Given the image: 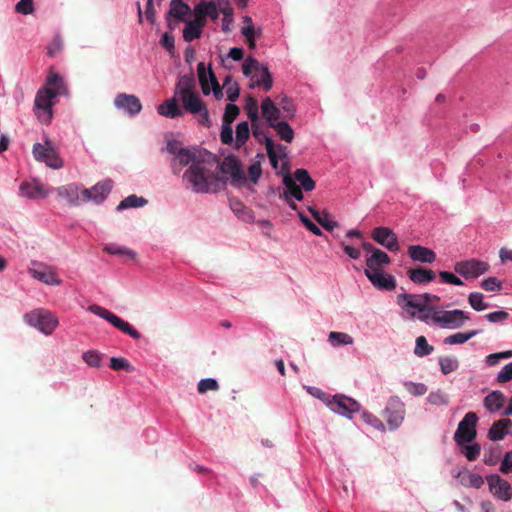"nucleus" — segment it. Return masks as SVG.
Segmentation results:
<instances>
[{
    "label": "nucleus",
    "instance_id": "nucleus-1",
    "mask_svg": "<svg viewBox=\"0 0 512 512\" xmlns=\"http://www.w3.org/2000/svg\"><path fill=\"white\" fill-rule=\"evenodd\" d=\"M217 160L211 153H204L201 160L193 162L184 172L183 181L187 182L195 193H217L224 189L225 179L219 175L215 166Z\"/></svg>",
    "mask_w": 512,
    "mask_h": 512
},
{
    "label": "nucleus",
    "instance_id": "nucleus-2",
    "mask_svg": "<svg viewBox=\"0 0 512 512\" xmlns=\"http://www.w3.org/2000/svg\"><path fill=\"white\" fill-rule=\"evenodd\" d=\"M419 299L413 294L402 293L397 296V304L404 310L415 309L416 311L410 312L412 317H417L420 321L425 323L432 322L435 324V317L440 309L439 306H429L425 303L417 302Z\"/></svg>",
    "mask_w": 512,
    "mask_h": 512
},
{
    "label": "nucleus",
    "instance_id": "nucleus-3",
    "mask_svg": "<svg viewBox=\"0 0 512 512\" xmlns=\"http://www.w3.org/2000/svg\"><path fill=\"white\" fill-rule=\"evenodd\" d=\"M25 322L37 328L45 335H50L58 326L57 318L48 310L35 309L24 315Z\"/></svg>",
    "mask_w": 512,
    "mask_h": 512
},
{
    "label": "nucleus",
    "instance_id": "nucleus-4",
    "mask_svg": "<svg viewBox=\"0 0 512 512\" xmlns=\"http://www.w3.org/2000/svg\"><path fill=\"white\" fill-rule=\"evenodd\" d=\"M55 91L47 88H40L34 101V113L41 123L49 124L53 111Z\"/></svg>",
    "mask_w": 512,
    "mask_h": 512
},
{
    "label": "nucleus",
    "instance_id": "nucleus-5",
    "mask_svg": "<svg viewBox=\"0 0 512 512\" xmlns=\"http://www.w3.org/2000/svg\"><path fill=\"white\" fill-rule=\"evenodd\" d=\"M32 153L35 160L44 162L50 168L60 169L63 166V160L48 137H44L43 144L35 143Z\"/></svg>",
    "mask_w": 512,
    "mask_h": 512
},
{
    "label": "nucleus",
    "instance_id": "nucleus-6",
    "mask_svg": "<svg viewBox=\"0 0 512 512\" xmlns=\"http://www.w3.org/2000/svg\"><path fill=\"white\" fill-rule=\"evenodd\" d=\"M88 310L93 314L105 319L111 323L114 327L119 329L121 332L129 335L133 339H140L141 334L135 328H133L127 321H124L117 315L113 314L109 310L99 305L93 304L89 306Z\"/></svg>",
    "mask_w": 512,
    "mask_h": 512
},
{
    "label": "nucleus",
    "instance_id": "nucleus-7",
    "mask_svg": "<svg viewBox=\"0 0 512 512\" xmlns=\"http://www.w3.org/2000/svg\"><path fill=\"white\" fill-rule=\"evenodd\" d=\"M478 416L474 412H468L459 422L458 428L454 434V440L459 446L471 443L477 435L476 424Z\"/></svg>",
    "mask_w": 512,
    "mask_h": 512
},
{
    "label": "nucleus",
    "instance_id": "nucleus-8",
    "mask_svg": "<svg viewBox=\"0 0 512 512\" xmlns=\"http://www.w3.org/2000/svg\"><path fill=\"white\" fill-rule=\"evenodd\" d=\"M184 109L191 114H198L199 123L210 126L208 109L197 91L180 97Z\"/></svg>",
    "mask_w": 512,
    "mask_h": 512
},
{
    "label": "nucleus",
    "instance_id": "nucleus-9",
    "mask_svg": "<svg viewBox=\"0 0 512 512\" xmlns=\"http://www.w3.org/2000/svg\"><path fill=\"white\" fill-rule=\"evenodd\" d=\"M469 316L462 310H443L441 307L435 317V325L441 328L457 329L463 326Z\"/></svg>",
    "mask_w": 512,
    "mask_h": 512
},
{
    "label": "nucleus",
    "instance_id": "nucleus-10",
    "mask_svg": "<svg viewBox=\"0 0 512 512\" xmlns=\"http://www.w3.org/2000/svg\"><path fill=\"white\" fill-rule=\"evenodd\" d=\"M328 407L335 413H338L347 418H351L352 415L360 410V404L343 394L333 395L328 402Z\"/></svg>",
    "mask_w": 512,
    "mask_h": 512
},
{
    "label": "nucleus",
    "instance_id": "nucleus-11",
    "mask_svg": "<svg viewBox=\"0 0 512 512\" xmlns=\"http://www.w3.org/2000/svg\"><path fill=\"white\" fill-rule=\"evenodd\" d=\"M405 405L398 397H391L384 410V417L391 430L397 429L404 420Z\"/></svg>",
    "mask_w": 512,
    "mask_h": 512
},
{
    "label": "nucleus",
    "instance_id": "nucleus-12",
    "mask_svg": "<svg viewBox=\"0 0 512 512\" xmlns=\"http://www.w3.org/2000/svg\"><path fill=\"white\" fill-rule=\"evenodd\" d=\"M454 270L465 278H477L489 270V264L472 258L457 262L454 266Z\"/></svg>",
    "mask_w": 512,
    "mask_h": 512
},
{
    "label": "nucleus",
    "instance_id": "nucleus-13",
    "mask_svg": "<svg viewBox=\"0 0 512 512\" xmlns=\"http://www.w3.org/2000/svg\"><path fill=\"white\" fill-rule=\"evenodd\" d=\"M371 236L373 240L391 252H396L400 248L397 235L388 227L379 226L374 228Z\"/></svg>",
    "mask_w": 512,
    "mask_h": 512
},
{
    "label": "nucleus",
    "instance_id": "nucleus-14",
    "mask_svg": "<svg viewBox=\"0 0 512 512\" xmlns=\"http://www.w3.org/2000/svg\"><path fill=\"white\" fill-rule=\"evenodd\" d=\"M491 493L502 501H509L512 498V488L508 481L497 474L486 477Z\"/></svg>",
    "mask_w": 512,
    "mask_h": 512
},
{
    "label": "nucleus",
    "instance_id": "nucleus-15",
    "mask_svg": "<svg viewBox=\"0 0 512 512\" xmlns=\"http://www.w3.org/2000/svg\"><path fill=\"white\" fill-rule=\"evenodd\" d=\"M215 168L222 173L230 174L232 184H237L245 179L241 163L234 156L225 157L220 165L216 164Z\"/></svg>",
    "mask_w": 512,
    "mask_h": 512
},
{
    "label": "nucleus",
    "instance_id": "nucleus-16",
    "mask_svg": "<svg viewBox=\"0 0 512 512\" xmlns=\"http://www.w3.org/2000/svg\"><path fill=\"white\" fill-rule=\"evenodd\" d=\"M365 276L369 279L372 285L384 291H392L396 288V280L393 275L386 274L383 269L376 271H364Z\"/></svg>",
    "mask_w": 512,
    "mask_h": 512
},
{
    "label": "nucleus",
    "instance_id": "nucleus-17",
    "mask_svg": "<svg viewBox=\"0 0 512 512\" xmlns=\"http://www.w3.org/2000/svg\"><path fill=\"white\" fill-rule=\"evenodd\" d=\"M203 154L196 153L190 149L184 148L171 161V169L174 174H179L185 166H190L193 162L201 160Z\"/></svg>",
    "mask_w": 512,
    "mask_h": 512
},
{
    "label": "nucleus",
    "instance_id": "nucleus-18",
    "mask_svg": "<svg viewBox=\"0 0 512 512\" xmlns=\"http://www.w3.org/2000/svg\"><path fill=\"white\" fill-rule=\"evenodd\" d=\"M50 191L38 180L23 182L20 185V195L29 199H42L48 196Z\"/></svg>",
    "mask_w": 512,
    "mask_h": 512
},
{
    "label": "nucleus",
    "instance_id": "nucleus-19",
    "mask_svg": "<svg viewBox=\"0 0 512 512\" xmlns=\"http://www.w3.org/2000/svg\"><path fill=\"white\" fill-rule=\"evenodd\" d=\"M114 104L117 108L127 111L130 115L138 114L142 105L140 100L135 95L120 93L114 99Z\"/></svg>",
    "mask_w": 512,
    "mask_h": 512
},
{
    "label": "nucleus",
    "instance_id": "nucleus-20",
    "mask_svg": "<svg viewBox=\"0 0 512 512\" xmlns=\"http://www.w3.org/2000/svg\"><path fill=\"white\" fill-rule=\"evenodd\" d=\"M261 113L269 127L283 119L281 109L273 102L270 97H265L262 100Z\"/></svg>",
    "mask_w": 512,
    "mask_h": 512
},
{
    "label": "nucleus",
    "instance_id": "nucleus-21",
    "mask_svg": "<svg viewBox=\"0 0 512 512\" xmlns=\"http://www.w3.org/2000/svg\"><path fill=\"white\" fill-rule=\"evenodd\" d=\"M28 273L38 281L45 283L47 285H59L61 280L59 279L57 273L54 271L52 267L41 266V268L34 269L30 268Z\"/></svg>",
    "mask_w": 512,
    "mask_h": 512
},
{
    "label": "nucleus",
    "instance_id": "nucleus-22",
    "mask_svg": "<svg viewBox=\"0 0 512 512\" xmlns=\"http://www.w3.org/2000/svg\"><path fill=\"white\" fill-rule=\"evenodd\" d=\"M59 198L64 199L70 206L80 204V186L75 183L60 186L56 188Z\"/></svg>",
    "mask_w": 512,
    "mask_h": 512
},
{
    "label": "nucleus",
    "instance_id": "nucleus-23",
    "mask_svg": "<svg viewBox=\"0 0 512 512\" xmlns=\"http://www.w3.org/2000/svg\"><path fill=\"white\" fill-rule=\"evenodd\" d=\"M283 184L285 185V190L280 194V198H290L298 201L303 200V189L295 182L288 172L283 177Z\"/></svg>",
    "mask_w": 512,
    "mask_h": 512
},
{
    "label": "nucleus",
    "instance_id": "nucleus-24",
    "mask_svg": "<svg viewBox=\"0 0 512 512\" xmlns=\"http://www.w3.org/2000/svg\"><path fill=\"white\" fill-rule=\"evenodd\" d=\"M408 255L412 260L421 263H433L436 260L435 252L421 245L409 246Z\"/></svg>",
    "mask_w": 512,
    "mask_h": 512
},
{
    "label": "nucleus",
    "instance_id": "nucleus-25",
    "mask_svg": "<svg viewBox=\"0 0 512 512\" xmlns=\"http://www.w3.org/2000/svg\"><path fill=\"white\" fill-rule=\"evenodd\" d=\"M391 259L387 253L377 249L366 259V269L364 271H376L382 269V266L390 264Z\"/></svg>",
    "mask_w": 512,
    "mask_h": 512
},
{
    "label": "nucleus",
    "instance_id": "nucleus-26",
    "mask_svg": "<svg viewBox=\"0 0 512 512\" xmlns=\"http://www.w3.org/2000/svg\"><path fill=\"white\" fill-rule=\"evenodd\" d=\"M410 280L416 284H426L433 281L436 274L433 270L424 267H417L408 271Z\"/></svg>",
    "mask_w": 512,
    "mask_h": 512
},
{
    "label": "nucleus",
    "instance_id": "nucleus-27",
    "mask_svg": "<svg viewBox=\"0 0 512 512\" xmlns=\"http://www.w3.org/2000/svg\"><path fill=\"white\" fill-rule=\"evenodd\" d=\"M512 426V421L508 418H504L495 421L488 431V437L492 441L502 440L507 434V428Z\"/></svg>",
    "mask_w": 512,
    "mask_h": 512
},
{
    "label": "nucleus",
    "instance_id": "nucleus-28",
    "mask_svg": "<svg viewBox=\"0 0 512 512\" xmlns=\"http://www.w3.org/2000/svg\"><path fill=\"white\" fill-rule=\"evenodd\" d=\"M258 72L259 77L258 74H254L252 76V84L250 87L253 88L255 86H262L265 91H269L273 86L271 73L266 66H261Z\"/></svg>",
    "mask_w": 512,
    "mask_h": 512
},
{
    "label": "nucleus",
    "instance_id": "nucleus-29",
    "mask_svg": "<svg viewBox=\"0 0 512 512\" xmlns=\"http://www.w3.org/2000/svg\"><path fill=\"white\" fill-rule=\"evenodd\" d=\"M309 212L313 218L327 231H333L338 227V223L332 220L330 214L326 211L320 212L315 207H308Z\"/></svg>",
    "mask_w": 512,
    "mask_h": 512
},
{
    "label": "nucleus",
    "instance_id": "nucleus-30",
    "mask_svg": "<svg viewBox=\"0 0 512 512\" xmlns=\"http://www.w3.org/2000/svg\"><path fill=\"white\" fill-rule=\"evenodd\" d=\"M505 401V396L501 391H492L484 398V407L489 412H496L500 410Z\"/></svg>",
    "mask_w": 512,
    "mask_h": 512
},
{
    "label": "nucleus",
    "instance_id": "nucleus-31",
    "mask_svg": "<svg viewBox=\"0 0 512 512\" xmlns=\"http://www.w3.org/2000/svg\"><path fill=\"white\" fill-rule=\"evenodd\" d=\"M196 91V81L193 74L183 75L180 77L177 87L176 94L180 97Z\"/></svg>",
    "mask_w": 512,
    "mask_h": 512
},
{
    "label": "nucleus",
    "instance_id": "nucleus-32",
    "mask_svg": "<svg viewBox=\"0 0 512 512\" xmlns=\"http://www.w3.org/2000/svg\"><path fill=\"white\" fill-rule=\"evenodd\" d=\"M113 187V181L111 179H106L104 181L98 182L91 189L94 196V202L100 203L102 202L108 194L111 192Z\"/></svg>",
    "mask_w": 512,
    "mask_h": 512
},
{
    "label": "nucleus",
    "instance_id": "nucleus-33",
    "mask_svg": "<svg viewBox=\"0 0 512 512\" xmlns=\"http://www.w3.org/2000/svg\"><path fill=\"white\" fill-rule=\"evenodd\" d=\"M157 111L160 115L169 118H176L182 115V111L180 110L175 98L168 99L159 105L157 107Z\"/></svg>",
    "mask_w": 512,
    "mask_h": 512
},
{
    "label": "nucleus",
    "instance_id": "nucleus-34",
    "mask_svg": "<svg viewBox=\"0 0 512 512\" xmlns=\"http://www.w3.org/2000/svg\"><path fill=\"white\" fill-rule=\"evenodd\" d=\"M287 120L288 119H282L270 127L276 131L281 140L287 143H291L294 139V131L292 127L287 123Z\"/></svg>",
    "mask_w": 512,
    "mask_h": 512
},
{
    "label": "nucleus",
    "instance_id": "nucleus-35",
    "mask_svg": "<svg viewBox=\"0 0 512 512\" xmlns=\"http://www.w3.org/2000/svg\"><path fill=\"white\" fill-rule=\"evenodd\" d=\"M292 178L295 180V182H299V186L304 191H312L315 189V181L310 177L306 169H297L294 172V177Z\"/></svg>",
    "mask_w": 512,
    "mask_h": 512
},
{
    "label": "nucleus",
    "instance_id": "nucleus-36",
    "mask_svg": "<svg viewBox=\"0 0 512 512\" xmlns=\"http://www.w3.org/2000/svg\"><path fill=\"white\" fill-rule=\"evenodd\" d=\"M197 73L203 94L209 95L211 92L209 73H214L213 70L211 67L206 69L204 62H199L197 65Z\"/></svg>",
    "mask_w": 512,
    "mask_h": 512
},
{
    "label": "nucleus",
    "instance_id": "nucleus-37",
    "mask_svg": "<svg viewBox=\"0 0 512 512\" xmlns=\"http://www.w3.org/2000/svg\"><path fill=\"white\" fill-rule=\"evenodd\" d=\"M190 12V7L182 0H172L170 3L169 15L177 20L184 21L185 16Z\"/></svg>",
    "mask_w": 512,
    "mask_h": 512
},
{
    "label": "nucleus",
    "instance_id": "nucleus-38",
    "mask_svg": "<svg viewBox=\"0 0 512 512\" xmlns=\"http://www.w3.org/2000/svg\"><path fill=\"white\" fill-rule=\"evenodd\" d=\"M479 333V330H471L465 333L458 332L446 337L444 343L446 345L463 344Z\"/></svg>",
    "mask_w": 512,
    "mask_h": 512
},
{
    "label": "nucleus",
    "instance_id": "nucleus-39",
    "mask_svg": "<svg viewBox=\"0 0 512 512\" xmlns=\"http://www.w3.org/2000/svg\"><path fill=\"white\" fill-rule=\"evenodd\" d=\"M459 477H461V483L465 486H470L479 489L484 484V480L480 475L471 473L469 471L459 473Z\"/></svg>",
    "mask_w": 512,
    "mask_h": 512
},
{
    "label": "nucleus",
    "instance_id": "nucleus-40",
    "mask_svg": "<svg viewBox=\"0 0 512 512\" xmlns=\"http://www.w3.org/2000/svg\"><path fill=\"white\" fill-rule=\"evenodd\" d=\"M148 203L147 199L143 197H138L137 195H130L123 199L117 206L118 210H123L127 208H138L143 207Z\"/></svg>",
    "mask_w": 512,
    "mask_h": 512
},
{
    "label": "nucleus",
    "instance_id": "nucleus-41",
    "mask_svg": "<svg viewBox=\"0 0 512 512\" xmlns=\"http://www.w3.org/2000/svg\"><path fill=\"white\" fill-rule=\"evenodd\" d=\"M328 341L334 347L340 345H351L354 342L353 338L349 334L335 331L330 332Z\"/></svg>",
    "mask_w": 512,
    "mask_h": 512
},
{
    "label": "nucleus",
    "instance_id": "nucleus-42",
    "mask_svg": "<svg viewBox=\"0 0 512 512\" xmlns=\"http://www.w3.org/2000/svg\"><path fill=\"white\" fill-rule=\"evenodd\" d=\"M223 88L226 90L228 100L234 102L238 99L240 89L238 83L232 80V76H226L223 82Z\"/></svg>",
    "mask_w": 512,
    "mask_h": 512
},
{
    "label": "nucleus",
    "instance_id": "nucleus-43",
    "mask_svg": "<svg viewBox=\"0 0 512 512\" xmlns=\"http://www.w3.org/2000/svg\"><path fill=\"white\" fill-rule=\"evenodd\" d=\"M203 29L199 25L193 24L191 21H187L183 29V38L186 42H192L198 39L202 35Z\"/></svg>",
    "mask_w": 512,
    "mask_h": 512
},
{
    "label": "nucleus",
    "instance_id": "nucleus-44",
    "mask_svg": "<svg viewBox=\"0 0 512 512\" xmlns=\"http://www.w3.org/2000/svg\"><path fill=\"white\" fill-rule=\"evenodd\" d=\"M250 136V127L247 121L240 122L236 127V147L240 148Z\"/></svg>",
    "mask_w": 512,
    "mask_h": 512
},
{
    "label": "nucleus",
    "instance_id": "nucleus-45",
    "mask_svg": "<svg viewBox=\"0 0 512 512\" xmlns=\"http://www.w3.org/2000/svg\"><path fill=\"white\" fill-rule=\"evenodd\" d=\"M102 354L96 350H88L82 354L83 361L90 367L99 368L102 365Z\"/></svg>",
    "mask_w": 512,
    "mask_h": 512
},
{
    "label": "nucleus",
    "instance_id": "nucleus-46",
    "mask_svg": "<svg viewBox=\"0 0 512 512\" xmlns=\"http://www.w3.org/2000/svg\"><path fill=\"white\" fill-rule=\"evenodd\" d=\"M278 107L281 109V113L283 115V119H293L295 116V107L291 100L287 96H283L280 98L278 102Z\"/></svg>",
    "mask_w": 512,
    "mask_h": 512
},
{
    "label": "nucleus",
    "instance_id": "nucleus-47",
    "mask_svg": "<svg viewBox=\"0 0 512 512\" xmlns=\"http://www.w3.org/2000/svg\"><path fill=\"white\" fill-rule=\"evenodd\" d=\"M245 110L247 112L248 118L251 120V123H255V121H259L258 102L253 96L247 97Z\"/></svg>",
    "mask_w": 512,
    "mask_h": 512
},
{
    "label": "nucleus",
    "instance_id": "nucleus-48",
    "mask_svg": "<svg viewBox=\"0 0 512 512\" xmlns=\"http://www.w3.org/2000/svg\"><path fill=\"white\" fill-rule=\"evenodd\" d=\"M434 350V347L429 345L427 339L424 336H419L416 339V346L414 349V353L418 357H424L431 354Z\"/></svg>",
    "mask_w": 512,
    "mask_h": 512
},
{
    "label": "nucleus",
    "instance_id": "nucleus-49",
    "mask_svg": "<svg viewBox=\"0 0 512 512\" xmlns=\"http://www.w3.org/2000/svg\"><path fill=\"white\" fill-rule=\"evenodd\" d=\"M439 365L443 374H449L453 371H456L459 367V362L456 358L452 357H440Z\"/></svg>",
    "mask_w": 512,
    "mask_h": 512
},
{
    "label": "nucleus",
    "instance_id": "nucleus-50",
    "mask_svg": "<svg viewBox=\"0 0 512 512\" xmlns=\"http://www.w3.org/2000/svg\"><path fill=\"white\" fill-rule=\"evenodd\" d=\"M104 251L113 255L126 256L130 259H134L136 257L135 251L115 244L105 246Z\"/></svg>",
    "mask_w": 512,
    "mask_h": 512
},
{
    "label": "nucleus",
    "instance_id": "nucleus-51",
    "mask_svg": "<svg viewBox=\"0 0 512 512\" xmlns=\"http://www.w3.org/2000/svg\"><path fill=\"white\" fill-rule=\"evenodd\" d=\"M110 368L112 370H124L127 372H133L135 369L131 363L123 357H112L110 359Z\"/></svg>",
    "mask_w": 512,
    "mask_h": 512
},
{
    "label": "nucleus",
    "instance_id": "nucleus-52",
    "mask_svg": "<svg viewBox=\"0 0 512 512\" xmlns=\"http://www.w3.org/2000/svg\"><path fill=\"white\" fill-rule=\"evenodd\" d=\"M63 87V79L60 75L56 73H50L47 78L46 86L43 88L51 89L55 91V96H57Z\"/></svg>",
    "mask_w": 512,
    "mask_h": 512
},
{
    "label": "nucleus",
    "instance_id": "nucleus-53",
    "mask_svg": "<svg viewBox=\"0 0 512 512\" xmlns=\"http://www.w3.org/2000/svg\"><path fill=\"white\" fill-rule=\"evenodd\" d=\"M469 304L476 311H483L488 307V304L483 301V294L473 292L468 297Z\"/></svg>",
    "mask_w": 512,
    "mask_h": 512
},
{
    "label": "nucleus",
    "instance_id": "nucleus-54",
    "mask_svg": "<svg viewBox=\"0 0 512 512\" xmlns=\"http://www.w3.org/2000/svg\"><path fill=\"white\" fill-rule=\"evenodd\" d=\"M260 68H261V65H260L259 61L256 60L255 58L249 56L248 58H246L245 62L243 63L242 71L245 76L252 77L253 71H255L257 73Z\"/></svg>",
    "mask_w": 512,
    "mask_h": 512
},
{
    "label": "nucleus",
    "instance_id": "nucleus-55",
    "mask_svg": "<svg viewBox=\"0 0 512 512\" xmlns=\"http://www.w3.org/2000/svg\"><path fill=\"white\" fill-rule=\"evenodd\" d=\"M404 387L413 396H422L428 391L427 386L423 383L408 381L404 383Z\"/></svg>",
    "mask_w": 512,
    "mask_h": 512
},
{
    "label": "nucleus",
    "instance_id": "nucleus-56",
    "mask_svg": "<svg viewBox=\"0 0 512 512\" xmlns=\"http://www.w3.org/2000/svg\"><path fill=\"white\" fill-rule=\"evenodd\" d=\"M197 389L200 394H204L207 391H217L219 389V385L215 379L206 378L200 380Z\"/></svg>",
    "mask_w": 512,
    "mask_h": 512
},
{
    "label": "nucleus",
    "instance_id": "nucleus-57",
    "mask_svg": "<svg viewBox=\"0 0 512 512\" xmlns=\"http://www.w3.org/2000/svg\"><path fill=\"white\" fill-rule=\"evenodd\" d=\"M427 401L432 405H447L448 404V396L441 390H437L435 392H431L428 397Z\"/></svg>",
    "mask_w": 512,
    "mask_h": 512
},
{
    "label": "nucleus",
    "instance_id": "nucleus-58",
    "mask_svg": "<svg viewBox=\"0 0 512 512\" xmlns=\"http://www.w3.org/2000/svg\"><path fill=\"white\" fill-rule=\"evenodd\" d=\"M239 113L240 110L237 105L233 103L227 104L223 115V123L232 124Z\"/></svg>",
    "mask_w": 512,
    "mask_h": 512
},
{
    "label": "nucleus",
    "instance_id": "nucleus-59",
    "mask_svg": "<svg viewBox=\"0 0 512 512\" xmlns=\"http://www.w3.org/2000/svg\"><path fill=\"white\" fill-rule=\"evenodd\" d=\"M63 49V40L59 35H56L47 46V55L55 57Z\"/></svg>",
    "mask_w": 512,
    "mask_h": 512
},
{
    "label": "nucleus",
    "instance_id": "nucleus-60",
    "mask_svg": "<svg viewBox=\"0 0 512 512\" xmlns=\"http://www.w3.org/2000/svg\"><path fill=\"white\" fill-rule=\"evenodd\" d=\"M201 5H204L202 8L206 17H210L212 20H217L219 17V10L217 9V5L214 1H201Z\"/></svg>",
    "mask_w": 512,
    "mask_h": 512
},
{
    "label": "nucleus",
    "instance_id": "nucleus-61",
    "mask_svg": "<svg viewBox=\"0 0 512 512\" xmlns=\"http://www.w3.org/2000/svg\"><path fill=\"white\" fill-rule=\"evenodd\" d=\"M204 5H201L200 2L194 7V16L195 18L193 20H190L193 24L199 25L200 28H204L206 25V15L204 13L203 7Z\"/></svg>",
    "mask_w": 512,
    "mask_h": 512
},
{
    "label": "nucleus",
    "instance_id": "nucleus-62",
    "mask_svg": "<svg viewBox=\"0 0 512 512\" xmlns=\"http://www.w3.org/2000/svg\"><path fill=\"white\" fill-rule=\"evenodd\" d=\"M299 218L304 226L316 236H321V229L313 223L303 212H298Z\"/></svg>",
    "mask_w": 512,
    "mask_h": 512
},
{
    "label": "nucleus",
    "instance_id": "nucleus-63",
    "mask_svg": "<svg viewBox=\"0 0 512 512\" xmlns=\"http://www.w3.org/2000/svg\"><path fill=\"white\" fill-rule=\"evenodd\" d=\"M464 448V455L469 461H475L479 457L481 447L478 443L467 445Z\"/></svg>",
    "mask_w": 512,
    "mask_h": 512
},
{
    "label": "nucleus",
    "instance_id": "nucleus-64",
    "mask_svg": "<svg viewBox=\"0 0 512 512\" xmlns=\"http://www.w3.org/2000/svg\"><path fill=\"white\" fill-rule=\"evenodd\" d=\"M512 380V362L505 365L497 375V382L504 384Z\"/></svg>",
    "mask_w": 512,
    "mask_h": 512
}]
</instances>
